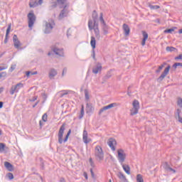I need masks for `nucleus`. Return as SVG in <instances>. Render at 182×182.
<instances>
[{"label": "nucleus", "instance_id": "obj_1", "mask_svg": "<svg viewBox=\"0 0 182 182\" xmlns=\"http://www.w3.org/2000/svg\"><path fill=\"white\" fill-rule=\"evenodd\" d=\"M65 126L66 124H63L58 131V143L60 144H62L64 141V143H66V141H68V139H69V136H70V133L72 132V131L70 129H69L68 132L67 133L65 139H63V133H65Z\"/></svg>", "mask_w": 182, "mask_h": 182}, {"label": "nucleus", "instance_id": "obj_2", "mask_svg": "<svg viewBox=\"0 0 182 182\" xmlns=\"http://www.w3.org/2000/svg\"><path fill=\"white\" fill-rule=\"evenodd\" d=\"M95 159H96V160H97V161H103V159H105V152H103V149H102V146H100L99 145L95 146Z\"/></svg>", "mask_w": 182, "mask_h": 182}, {"label": "nucleus", "instance_id": "obj_3", "mask_svg": "<svg viewBox=\"0 0 182 182\" xmlns=\"http://www.w3.org/2000/svg\"><path fill=\"white\" fill-rule=\"evenodd\" d=\"M45 23L44 33H50L55 26V21H53V19H50L48 21H45Z\"/></svg>", "mask_w": 182, "mask_h": 182}, {"label": "nucleus", "instance_id": "obj_4", "mask_svg": "<svg viewBox=\"0 0 182 182\" xmlns=\"http://www.w3.org/2000/svg\"><path fill=\"white\" fill-rule=\"evenodd\" d=\"M132 106H133V107L130 110V112H131L130 114H131V116H134V115L137 114V113H139V109H140V104L138 100H135L132 102Z\"/></svg>", "mask_w": 182, "mask_h": 182}, {"label": "nucleus", "instance_id": "obj_5", "mask_svg": "<svg viewBox=\"0 0 182 182\" xmlns=\"http://www.w3.org/2000/svg\"><path fill=\"white\" fill-rule=\"evenodd\" d=\"M170 69H171V65H168V66L165 68L161 76L157 78V82L160 83V82H163L164 77L168 75V72H170Z\"/></svg>", "mask_w": 182, "mask_h": 182}, {"label": "nucleus", "instance_id": "obj_6", "mask_svg": "<svg viewBox=\"0 0 182 182\" xmlns=\"http://www.w3.org/2000/svg\"><path fill=\"white\" fill-rule=\"evenodd\" d=\"M118 154V160L121 164H123L124 163V161L126 160V153H124V150L120 149L117 150Z\"/></svg>", "mask_w": 182, "mask_h": 182}, {"label": "nucleus", "instance_id": "obj_7", "mask_svg": "<svg viewBox=\"0 0 182 182\" xmlns=\"http://www.w3.org/2000/svg\"><path fill=\"white\" fill-rule=\"evenodd\" d=\"M27 16L28 19V28H32L36 21V16L33 13H29Z\"/></svg>", "mask_w": 182, "mask_h": 182}, {"label": "nucleus", "instance_id": "obj_8", "mask_svg": "<svg viewBox=\"0 0 182 182\" xmlns=\"http://www.w3.org/2000/svg\"><path fill=\"white\" fill-rule=\"evenodd\" d=\"M22 87H23V84L21 82L18 83L16 85H13L11 88L10 94L14 95L15 93H18L19 92V90L22 89Z\"/></svg>", "mask_w": 182, "mask_h": 182}, {"label": "nucleus", "instance_id": "obj_9", "mask_svg": "<svg viewBox=\"0 0 182 182\" xmlns=\"http://www.w3.org/2000/svg\"><path fill=\"white\" fill-rule=\"evenodd\" d=\"M90 45L92 48V58L96 60V54L95 53V49H96V38L94 36H91Z\"/></svg>", "mask_w": 182, "mask_h": 182}, {"label": "nucleus", "instance_id": "obj_10", "mask_svg": "<svg viewBox=\"0 0 182 182\" xmlns=\"http://www.w3.org/2000/svg\"><path fill=\"white\" fill-rule=\"evenodd\" d=\"M13 42L16 49H20L21 46H22V43H21V41L18 38V36H16V34H14L13 36Z\"/></svg>", "mask_w": 182, "mask_h": 182}, {"label": "nucleus", "instance_id": "obj_11", "mask_svg": "<svg viewBox=\"0 0 182 182\" xmlns=\"http://www.w3.org/2000/svg\"><path fill=\"white\" fill-rule=\"evenodd\" d=\"M43 0H31L29 2L30 8H36L38 5H42Z\"/></svg>", "mask_w": 182, "mask_h": 182}, {"label": "nucleus", "instance_id": "obj_12", "mask_svg": "<svg viewBox=\"0 0 182 182\" xmlns=\"http://www.w3.org/2000/svg\"><path fill=\"white\" fill-rule=\"evenodd\" d=\"M51 50L55 53V55H58V56H63V49L62 48H58L56 46H51Z\"/></svg>", "mask_w": 182, "mask_h": 182}, {"label": "nucleus", "instance_id": "obj_13", "mask_svg": "<svg viewBox=\"0 0 182 182\" xmlns=\"http://www.w3.org/2000/svg\"><path fill=\"white\" fill-rule=\"evenodd\" d=\"M107 144L110 147L111 150H112V151H116V147H114V146H116V144H117V142H116V139L110 138L108 140Z\"/></svg>", "mask_w": 182, "mask_h": 182}, {"label": "nucleus", "instance_id": "obj_14", "mask_svg": "<svg viewBox=\"0 0 182 182\" xmlns=\"http://www.w3.org/2000/svg\"><path fill=\"white\" fill-rule=\"evenodd\" d=\"M102 63H97L92 68V73H95V75H97L99 72H102Z\"/></svg>", "mask_w": 182, "mask_h": 182}, {"label": "nucleus", "instance_id": "obj_15", "mask_svg": "<svg viewBox=\"0 0 182 182\" xmlns=\"http://www.w3.org/2000/svg\"><path fill=\"white\" fill-rule=\"evenodd\" d=\"M68 16V10L66 9V5L63 6V9L60 11L59 16H58V19L60 21H62L63 18H66Z\"/></svg>", "mask_w": 182, "mask_h": 182}, {"label": "nucleus", "instance_id": "obj_16", "mask_svg": "<svg viewBox=\"0 0 182 182\" xmlns=\"http://www.w3.org/2000/svg\"><path fill=\"white\" fill-rule=\"evenodd\" d=\"M99 26L97 21H94L93 20H89L88 21V28L90 31H92L94 28Z\"/></svg>", "mask_w": 182, "mask_h": 182}, {"label": "nucleus", "instance_id": "obj_17", "mask_svg": "<svg viewBox=\"0 0 182 182\" xmlns=\"http://www.w3.org/2000/svg\"><path fill=\"white\" fill-rule=\"evenodd\" d=\"M56 75H58V71L55 68L50 69L48 73L49 79H55V76H56Z\"/></svg>", "mask_w": 182, "mask_h": 182}, {"label": "nucleus", "instance_id": "obj_18", "mask_svg": "<svg viewBox=\"0 0 182 182\" xmlns=\"http://www.w3.org/2000/svg\"><path fill=\"white\" fill-rule=\"evenodd\" d=\"M122 29L125 36H129L130 35V27H129V25L124 23L122 26Z\"/></svg>", "mask_w": 182, "mask_h": 182}, {"label": "nucleus", "instance_id": "obj_19", "mask_svg": "<svg viewBox=\"0 0 182 182\" xmlns=\"http://www.w3.org/2000/svg\"><path fill=\"white\" fill-rule=\"evenodd\" d=\"M82 140L85 144L90 143V139L87 138V131L84 129L83 134H82Z\"/></svg>", "mask_w": 182, "mask_h": 182}, {"label": "nucleus", "instance_id": "obj_20", "mask_svg": "<svg viewBox=\"0 0 182 182\" xmlns=\"http://www.w3.org/2000/svg\"><path fill=\"white\" fill-rule=\"evenodd\" d=\"M117 176L118 178H119L120 182H129V181H127V178H126V176H124V174H123V173L118 172L117 173Z\"/></svg>", "mask_w": 182, "mask_h": 182}, {"label": "nucleus", "instance_id": "obj_21", "mask_svg": "<svg viewBox=\"0 0 182 182\" xmlns=\"http://www.w3.org/2000/svg\"><path fill=\"white\" fill-rule=\"evenodd\" d=\"M11 23L8 25V28L6 31V37L4 39V43H8V38L9 36V32H11Z\"/></svg>", "mask_w": 182, "mask_h": 182}, {"label": "nucleus", "instance_id": "obj_22", "mask_svg": "<svg viewBox=\"0 0 182 182\" xmlns=\"http://www.w3.org/2000/svg\"><path fill=\"white\" fill-rule=\"evenodd\" d=\"M4 166L9 171H14V166H12L11 163L8 161L4 162Z\"/></svg>", "mask_w": 182, "mask_h": 182}, {"label": "nucleus", "instance_id": "obj_23", "mask_svg": "<svg viewBox=\"0 0 182 182\" xmlns=\"http://www.w3.org/2000/svg\"><path fill=\"white\" fill-rule=\"evenodd\" d=\"M92 29H94L95 38H97L98 40L100 39V31H99V26L95 27Z\"/></svg>", "mask_w": 182, "mask_h": 182}, {"label": "nucleus", "instance_id": "obj_24", "mask_svg": "<svg viewBox=\"0 0 182 182\" xmlns=\"http://www.w3.org/2000/svg\"><path fill=\"white\" fill-rule=\"evenodd\" d=\"M181 113V109H178L176 112V118H178V120L180 123L182 124V117L180 116V114Z\"/></svg>", "mask_w": 182, "mask_h": 182}, {"label": "nucleus", "instance_id": "obj_25", "mask_svg": "<svg viewBox=\"0 0 182 182\" xmlns=\"http://www.w3.org/2000/svg\"><path fill=\"white\" fill-rule=\"evenodd\" d=\"M112 70H110L109 71H108L106 74V75L103 77V80L105 82H106L108 79H110V77H112Z\"/></svg>", "mask_w": 182, "mask_h": 182}, {"label": "nucleus", "instance_id": "obj_26", "mask_svg": "<svg viewBox=\"0 0 182 182\" xmlns=\"http://www.w3.org/2000/svg\"><path fill=\"white\" fill-rule=\"evenodd\" d=\"M122 168L127 174L130 175V166H129V165L122 164Z\"/></svg>", "mask_w": 182, "mask_h": 182}, {"label": "nucleus", "instance_id": "obj_27", "mask_svg": "<svg viewBox=\"0 0 182 182\" xmlns=\"http://www.w3.org/2000/svg\"><path fill=\"white\" fill-rule=\"evenodd\" d=\"M166 65H167V63H164L162 65H159L158 69L156 70L155 73H160V72H161V70H163V68H164V66H166Z\"/></svg>", "mask_w": 182, "mask_h": 182}, {"label": "nucleus", "instance_id": "obj_28", "mask_svg": "<svg viewBox=\"0 0 182 182\" xmlns=\"http://www.w3.org/2000/svg\"><path fill=\"white\" fill-rule=\"evenodd\" d=\"M177 29V27H173L172 28H168L164 31V33H173L174 31Z\"/></svg>", "mask_w": 182, "mask_h": 182}, {"label": "nucleus", "instance_id": "obj_29", "mask_svg": "<svg viewBox=\"0 0 182 182\" xmlns=\"http://www.w3.org/2000/svg\"><path fill=\"white\" fill-rule=\"evenodd\" d=\"M116 106H117V103L114 102L105 107L107 110H109V109H112V107H116Z\"/></svg>", "mask_w": 182, "mask_h": 182}, {"label": "nucleus", "instance_id": "obj_30", "mask_svg": "<svg viewBox=\"0 0 182 182\" xmlns=\"http://www.w3.org/2000/svg\"><path fill=\"white\" fill-rule=\"evenodd\" d=\"M58 6V1L56 0H52L51 5L50 6V9H53Z\"/></svg>", "mask_w": 182, "mask_h": 182}, {"label": "nucleus", "instance_id": "obj_31", "mask_svg": "<svg viewBox=\"0 0 182 182\" xmlns=\"http://www.w3.org/2000/svg\"><path fill=\"white\" fill-rule=\"evenodd\" d=\"M92 19L94 22H97V12L95 10L92 12Z\"/></svg>", "mask_w": 182, "mask_h": 182}, {"label": "nucleus", "instance_id": "obj_32", "mask_svg": "<svg viewBox=\"0 0 182 182\" xmlns=\"http://www.w3.org/2000/svg\"><path fill=\"white\" fill-rule=\"evenodd\" d=\"M100 22H102L103 27L106 28V23L105 22V20L103 19V13H100Z\"/></svg>", "mask_w": 182, "mask_h": 182}, {"label": "nucleus", "instance_id": "obj_33", "mask_svg": "<svg viewBox=\"0 0 182 182\" xmlns=\"http://www.w3.org/2000/svg\"><path fill=\"white\" fill-rule=\"evenodd\" d=\"M83 116H85V107H83V105H82L79 119H83Z\"/></svg>", "mask_w": 182, "mask_h": 182}, {"label": "nucleus", "instance_id": "obj_34", "mask_svg": "<svg viewBox=\"0 0 182 182\" xmlns=\"http://www.w3.org/2000/svg\"><path fill=\"white\" fill-rule=\"evenodd\" d=\"M136 181L137 182H144V181L143 180V176H141V174H138L136 176Z\"/></svg>", "mask_w": 182, "mask_h": 182}, {"label": "nucleus", "instance_id": "obj_35", "mask_svg": "<svg viewBox=\"0 0 182 182\" xmlns=\"http://www.w3.org/2000/svg\"><path fill=\"white\" fill-rule=\"evenodd\" d=\"M166 50L167 52H174V50H177L176 48L169 46L166 47Z\"/></svg>", "mask_w": 182, "mask_h": 182}, {"label": "nucleus", "instance_id": "obj_36", "mask_svg": "<svg viewBox=\"0 0 182 182\" xmlns=\"http://www.w3.org/2000/svg\"><path fill=\"white\" fill-rule=\"evenodd\" d=\"M7 68H8V65L1 64V65H0V72L2 71V70H6Z\"/></svg>", "mask_w": 182, "mask_h": 182}, {"label": "nucleus", "instance_id": "obj_37", "mask_svg": "<svg viewBox=\"0 0 182 182\" xmlns=\"http://www.w3.org/2000/svg\"><path fill=\"white\" fill-rule=\"evenodd\" d=\"M3 151H5V144L0 143V153H3Z\"/></svg>", "mask_w": 182, "mask_h": 182}, {"label": "nucleus", "instance_id": "obj_38", "mask_svg": "<svg viewBox=\"0 0 182 182\" xmlns=\"http://www.w3.org/2000/svg\"><path fill=\"white\" fill-rule=\"evenodd\" d=\"M84 93H85L86 100H89V99H90V97H89V91L87 90H85Z\"/></svg>", "mask_w": 182, "mask_h": 182}, {"label": "nucleus", "instance_id": "obj_39", "mask_svg": "<svg viewBox=\"0 0 182 182\" xmlns=\"http://www.w3.org/2000/svg\"><path fill=\"white\" fill-rule=\"evenodd\" d=\"M177 105L179 107H182V99L181 97H178L177 100Z\"/></svg>", "mask_w": 182, "mask_h": 182}, {"label": "nucleus", "instance_id": "obj_40", "mask_svg": "<svg viewBox=\"0 0 182 182\" xmlns=\"http://www.w3.org/2000/svg\"><path fill=\"white\" fill-rule=\"evenodd\" d=\"M41 96L43 100V103H45V102H46V99H48V95L45 93H42Z\"/></svg>", "mask_w": 182, "mask_h": 182}, {"label": "nucleus", "instance_id": "obj_41", "mask_svg": "<svg viewBox=\"0 0 182 182\" xmlns=\"http://www.w3.org/2000/svg\"><path fill=\"white\" fill-rule=\"evenodd\" d=\"M150 9H160V6H153V5H149Z\"/></svg>", "mask_w": 182, "mask_h": 182}, {"label": "nucleus", "instance_id": "obj_42", "mask_svg": "<svg viewBox=\"0 0 182 182\" xmlns=\"http://www.w3.org/2000/svg\"><path fill=\"white\" fill-rule=\"evenodd\" d=\"M43 122H48V114H44L42 117Z\"/></svg>", "mask_w": 182, "mask_h": 182}, {"label": "nucleus", "instance_id": "obj_43", "mask_svg": "<svg viewBox=\"0 0 182 182\" xmlns=\"http://www.w3.org/2000/svg\"><path fill=\"white\" fill-rule=\"evenodd\" d=\"M144 39L147 40L149 38V34L146 31H142Z\"/></svg>", "mask_w": 182, "mask_h": 182}, {"label": "nucleus", "instance_id": "obj_44", "mask_svg": "<svg viewBox=\"0 0 182 182\" xmlns=\"http://www.w3.org/2000/svg\"><path fill=\"white\" fill-rule=\"evenodd\" d=\"M106 110H107L106 107H103L100 109L98 114L100 116V114H102L103 112H106Z\"/></svg>", "mask_w": 182, "mask_h": 182}, {"label": "nucleus", "instance_id": "obj_45", "mask_svg": "<svg viewBox=\"0 0 182 182\" xmlns=\"http://www.w3.org/2000/svg\"><path fill=\"white\" fill-rule=\"evenodd\" d=\"M164 168L168 171V170L170 168V165L167 162H166L164 165Z\"/></svg>", "mask_w": 182, "mask_h": 182}, {"label": "nucleus", "instance_id": "obj_46", "mask_svg": "<svg viewBox=\"0 0 182 182\" xmlns=\"http://www.w3.org/2000/svg\"><path fill=\"white\" fill-rule=\"evenodd\" d=\"M7 177L9 180H14V174L12 173H9Z\"/></svg>", "mask_w": 182, "mask_h": 182}, {"label": "nucleus", "instance_id": "obj_47", "mask_svg": "<svg viewBox=\"0 0 182 182\" xmlns=\"http://www.w3.org/2000/svg\"><path fill=\"white\" fill-rule=\"evenodd\" d=\"M61 92H63V93H60V97H63L65 95H69L68 91H61Z\"/></svg>", "mask_w": 182, "mask_h": 182}, {"label": "nucleus", "instance_id": "obj_48", "mask_svg": "<svg viewBox=\"0 0 182 182\" xmlns=\"http://www.w3.org/2000/svg\"><path fill=\"white\" fill-rule=\"evenodd\" d=\"M57 1V4H58L59 5H64L65 2H66V0H56Z\"/></svg>", "mask_w": 182, "mask_h": 182}, {"label": "nucleus", "instance_id": "obj_49", "mask_svg": "<svg viewBox=\"0 0 182 182\" xmlns=\"http://www.w3.org/2000/svg\"><path fill=\"white\" fill-rule=\"evenodd\" d=\"M2 77H6V72L0 73V79H2Z\"/></svg>", "mask_w": 182, "mask_h": 182}, {"label": "nucleus", "instance_id": "obj_50", "mask_svg": "<svg viewBox=\"0 0 182 182\" xmlns=\"http://www.w3.org/2000/svg\"><path fill=\"white\" fill-rule=\"evenodd\" d=\"M16 65H13L11 66V68L9 70V72H10L11 73V72H14V70L16 69Z\"/></svg>", "mask_w": 182, "mask_h": 182}, {"label": "nucleus", "instance_id": "obj_51", "mask_svg": "<svg viewBox=\"0 0 182 182\" xmlns=\"http://www.w3.org/2000/svg\"><path fill=\"white\" fill-rule=\"evenodd\" d=\"M176 60H182V54L178 55L177 57L175 58Z\"/></svg>", "mask_w": 182, "mask_h": 182}, {"label": "nucleus", "instance_id": "obj_52", "mask_svg": "<svg viewBox=\"0 0 182 182\" xmlns=\"http://www.w3.org/2000/svg\"><path fill=\"white\" fill-rule=\"evenodd\" d=\"M66 72H68V68H63L62 76H65V73H66Z\"/></svg>", "mask_w": 182, "mask_h": 182}, {"label": "nucleus", "instance_id": "obj_53", "mask_svg": "<svg viewBox=\"0 0 182 182\" xmlns=\"http://www.w3.org/2000/svg\"><path fill=\"white\" fill-rule=\"evenodd\" d=\"M87 109L90 110V112L92 110V105L87 104Z\"/></svg>", "mask_w": 182, "mask_h": 182}, {"label": "nucleus", "instance_id": "obj_54", "mask_svg": "<svg viewBox=\"0 0 182 182\" xmlns=\"http://www.w3.org/2000/svg\"><path fill=\"white\" fill-rule=\"evenodd\" d=\"M38 100V97L36 96V97H33V98H31L30 100V102H35V100Z\"/></svg>", "mask_w": 182, "mask_h": 182}, {"label": "nucleus", "instance_id": "obj_55", "mask_svg": "<svg viewBox=\"0 0 182 182\" xmlns=\"http://www.w3.org/2000/svg\"><path fill=\"white\" fill-rule=\"evenodd\" d=\"M177 66H178V63H175L173 65V68H174L175 69H177Z\"/></svg>", "mask_w": 182, "mask_h": 182}, {"label": "nucleus", "instance_id": "obj_56", "mask_svg": "<svg viewBox=\"0 0 182 182\" xmlns=\"http://www.w3.org/2000/svg\"><path fill=\"white\" fill-rule=\"evenodd\" d=\"M146 41H147V40H146L145 38H143L142 42H141L142 46H144V45H146Z\"/></svg>", "mask_w": 182, "mask_h": 182}, {"label": "nucleus", "instance_id": "obj_57", "mask_svg": "<svg viewBox=\"0 0 182 182\" xmlns=\"http://www.w3.org/2000/svg\"><path fill=\"white\" fill-rule=\"evenodd\" d=\"M31 75H32V73H31V71H27V72L26 73V75L27 77H29Z\"/></svg>", "mask_w": 182, "mask_h": 182}, {"label": "nucleus", "instance_id": "obj_58", "mask_svg": "<svg viewBox=\"0 0 182 182\" xmlns=\"http://www.w3.org/2000/svg\"><path fill=\"white\" fill-rule=\"evenodd\" d=\"M168 171H172L173 173H176V170L173 169L171 167H169Z\"/></svg>", "mask_w": 182, "mask_h": 182}, {"label": "nucleus", "instance_id": "obj_59", "mask_svg": "<svg viewBox=\"0 0 182 182\" xmlns=\"http://www.w3.org/2000/svg\"><path fill=\"white\" fill-rule=\"evenodd\" d=\"M41 167L42 170H43L45 168V164H43V161H41Z\"/></svg>", "mask_w": 182, "mask_h": 182}, {"label": "nucleus", "instance_id": "obj_60", "mask_svg": "<svg viewBox=\"0 0 182 182\" xmlns=\"http://www.w3.org/2000/svg\"><path fill=\"white\" fill-rule=\"evenodd\" d=\"M90 173H91V176L92 177H95V173L93 172V169H90Z\"/></svg>", "mask_w": 182, "mask_h": 182}, {"label": "nucleus", "instance_id": "obj_61", "mask_svg": "<svg viewBox=\"0 0 182 182\" xmlns=\"http://www.w3.org/2000/svg\"><path fill=\"white\" fill-rule=\"evenodd\" d=\"M39 104V101H37L35 105H33V107L35 108L36 107V106H38V105Z\"/></svg>", "mask_w": 182, "mask_h": 182}, {"label": "nucleus", "instance_id": "obj_62", "mask_svg": "<svg viewBox=\"0 0 182 182\" xmlns=\"http://www.w3.org/2000/svg\"><path fill=\"white\" fill-rule=\"evenodd\" d=\"M84 177L86 180H87V173L84 172Z\"/></svg>", "mask_w": 182, "mask_h": 182}, {"label": "nucleus", "instance_id": "obj_63", "mask_svg": "<svg viewBox=\"0 0 182 182\" xmlns=\"http://www.w3.org/2000/svg\"><path fill=\"white\" fill-rule=\"evenodd\" d=\"M60 182H66V181H65V178H61Z\"/></svg>", "mask_w": 182, "mask_h": 182}, {"label": "nucleus", "instance_id": "obj_64", "mask_svg": "<svg viewBox=\"0 0 182 182\" xmlns=\"http://www.w3.org/2000/svg\"><path fill=\"white\" fill-rule=\"evenodd\" d=\"M178 66H181L182 68V63H178Z\"/></svg>", "mask_w": 182, "mask_h": 182}]
</instances>
